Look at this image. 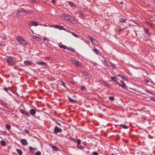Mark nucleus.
Returning a JSON list of instances; mask_svg holds the SVG:
<instances>
[{"label":"nucleus","mask_w":155,"mask_h":155,"mask_svg":"<svg viewBox=\"0 0 155 155\" xmlns=\"http://www.w3.org/2000/svg\"><path fill=\"white\" fill-rule=\"evenodd\" d=\"M16 151L20 155H21L22 154V152L21 151V150L18 149H16Z\"/></svg>","instance_id":"21"},{"label":"nucleus","mask_w":155,"mask_h":155,"mask_svg":"<svg viewBox=\"0 0 155 155\" xmlns=\"http://www.w3.org/2000/svg\"><path fill=\"white\" fill-rule=\"evenodd\" d=\"M93 51L97 54H98V51L96 49H94Z\"/></svg>","instance_id":"28"},{"label":"nucleus","mask_w":155,"mask_h":155,"mask_svg":"<svg viewBox=\"0 0 155 155\" xmlns=\"http://www.w3.org/2000/svg\"><path fill=\"white\" fill-rule=\"evenodd\" d=\"M56 2L55 0H52V2L53 3H55Z\"/></svg>","instance_id":"52"},{"label":"nucleus","mask_w":155,"mask_h":155,"mask_svg":"<svg viewBox=\"0 0 155 155\" xmlns=\"http://www.w3.org/2000/svg\"><path fill=\"white\" fill-rule=\"evenodd\" d=\"M25 114L26 115H27V116H30V114H29V113H27V112H25Z\"/></svg>","instance_id":"46"},{"label":"nucleus","mask_w":155,"mask_h":155,"mask_svg":"<svg viewBox=\"0 0 155 155\" xmlns=\"http://www.w3.org/2000/svg\"><path fill=\"white\" fill-rule=\"evenodd\" d=\"M21 144L24 146H26L28 144V142L25 139H22L21 140Z\"/></svg>","instance_id":"8"},{"label":"nucleus","mask_w":155,"mask_h":155,"mask_svg":"<svg viewBox=\"0 0 155 155\" xmlns=\"http://www.w3.org/2000/svg\"><path fill=\"white\" fill-rule=\"evenodd\" d=\"M122 29H120L119 30V31H122Z\"/></svg>","instance_id":"60"},{"label":"nucleus","mask_w":155,"mask_h":155,"mask_svg":"<svg viewBox=\"0 0 155 155\" xmlns=\"http://www.w3.org/2000/svg\"><path fill=\"white\" fill-rule=\"evenodd\" d=\"M89 39L91 41V42L94 45H97V40L93 39L91 37H89Z\"/></svg>","instance_id":"5"},{"label":"nucleus","mask_w":155,"mask_h":155,"mask_svg":"<svg viewBox=\"0 0 155 155\" xmlns=\"http://www.w3.org/2000/svg\"><path fill=\"white\" fill-rule=\"evenodd\" d=\"M78 147L80 149H82L84 148V147L81 145L78 146Z\"/></svg>","instance_id":"34"},{"label":"nucleus","mask_w":155,"mask_h":155,"mask_svg":"<svg viewBox=\"0 0 155 155\" xmlns=\"http://www.w3.org/2000/svg\"><path fill=\"white\" fill-rule=\"evenodd\" d=\"M3 42H0V46H2V45H3Z\"/></svg>","instance_id":"47"},{"label":"nucleus","mask_w":155,"mask_h":155,"mask_svg":"<svg viewBox=\"0 0 155 155\" xmlns=\"http://www.w3.org/2000/svg\"><path fill=\"white\" fill-rule=\"evenodd\" d=\"M24 63L26 65H29L32 64V62L30 61H24Z\"/></svg>","instance_id":"10"},{"label":"nucleus","mask_w":155,"mask_h":155,"mask_svg":"<svg viewBox=\"0 0 155 155\" xmlns=\"http://www.w3.org/2000/svg\"><path fill=\"white\" fill-rule=\"evenodd\" d=\"M68 99H69L70 101L71 102H74L75 101L73 99H72L70 97H69Z\"/></svg>","instance_id":"27"},{"label":"nucleus","mask_w":155,"mask_h":155,"mask_svg":"<svg viewBox=\"0 0 155 155\" xmlns=\"http://www.w3.org/2000/svg\"><path fill=\"white\" fill-rule=\"evenodd\" d=\"M99 82L102 84H103L104 83V81L102 80H100L99 81Z\"/></svg>","instance_id":"39"},{"label":"nucleus","mask_w":155,"mask_h":155,"mask_svg":"<svg viewBox=\"0 0 155 155\" xmlns=\"http://www.w3.org/2000/svg\"><path fill=\"white\" fill-rule=\"evenodd\" d=\"M45 59L47 60H49V57H46L45 58Z\"/></svg>","instance_id":"50"},{"label":"nucleus","mask_w":155,"mask_h":155,"mask_svg":"<svg viewBox=\"0 0 155 155\" xmlns=\"http://www.w3.org/2000/svg\"><path fill=\"white\" fill-rule=\"evenodd\" d=\"M107 87H110V84H107L106 85Z\"/></svg>","instance_id":"55"},{"label":"nucleus","mask_w":155,"mask_h":155,"mask_svg":"<svg viewBox=\"0 0 155 155\" xmlns=\"http://www.w3.org/2000/svg\"><path fill=\"white\" fill-rule=\"evenodd\" d=\"M59 29L60 30H65V28H64L63 27H60V26H59Z\"/></svg>","instance_id":"36"},{"label":"nucleus","mask_w":155,"mask_h":155,"mask_svg":"<svg viewBox=\"0 0 155 155\" xmlns=\"http://www.w3.org/2000/svg\"><path fill=\"white\" fill-rule=\"evenodd\" d=\"M50 27H53L55 28H59V26L57 25H55L51 26Z\"/></svg>","instance_id":"23"},{"label":"nucleus","mask_w":155,"mask_h":155,"mask_svg":"<svg viewBox=\"0 0 155 155\" xmlns=\"http://www.w3.org/2000/svg\"><path fill=\"white\" fill-rule=\"evenodd\" d=\"M111 78L112 81L116 82L117 84L119 82L117 80V78L116 77H111Z\"/></svg>","instance_id":"11"},{"label":"nucleus","mask_w":155,"mask_h":155,"mask_svg":"<svg viewBox=\"0 0 155 155\" xmlns=\"http://www.w3.org/2000/svg\"><path fill=\"white\" fill-rule=\"evenodd\" d=\"M121 126L124 129H127L128 128L127 126L125 125H121Z\"/></svg>","instance_id":"30"},{"label":"nucleus","mask_w":155,"mask_h":155,"mask_svg":"<svg viewBox=\"0 0 155 155\" xmlns=\"http://www.w3.org/2000/svg\"><path fill=\"white\" fill-rule=\"evenodd\" d=\"M25 132L27 133H28V134L29 133V132L27 130H25Z\"/></svg>","instance_id":"53"},{"label":"nucleus","mask_w":155,"mask_h":155,"mask_svg":"<svg viewBox=\"0 0 155 155\" xmlns=\"http://www.w3.org/2000/svg\"><path fill=\"white\" fill-rule=\"evenodd\" d=\"M144 31L146 33L148 34V33H149L148 30L147 29H145Z\"/></svg>","instance_id":"41"},{"label":"nucleus","mask_w":155,"mask_h":155,"mask_svg":"<svg viewBox=\"0 0 155 155\" xmlns=\"http://www.w3.org/2000/svg\"><path fill=\"white\" fill-rule=\"evenodd\" d=\"M118 76L119 77H121L122 79L123 80H127V79L126 78H125L124 76H123L122 75L120 74H118Z\"/></svg>","instance_id":"17"},{"label":"nucleus","mask_w":155,"mask_h":155,"mask_svg":"<svg viewBox=\"0 0 155 155\" xmlns=\"http://www.w3.org/2000/svg\"><path fill=\"white\" fill-rule=\"evenodd\" d=\"M109 99L111 101H114V97H109Z\"/></svg>","instance_id":"33"},{"label":"nucleus","mask_w":155,"mask_h":155,"mask_svg":"<svg viewBox=\"0 0 155 155\" xmlns=\"http://www.w3.org/2000/svg\"><path fill=\"white\" fill-rule=\"evenodd\" d=\"M84 89V86H82L81 87V89L82 90H83Z\"/></svg>","instance_id":"51"},{"label":"nucleus","mask_w":155,"mask_h":155,"mask_svg":"<svg viewBox=\"0 0 155 155\" xmlns=\"http://www.w3.org/2000/svg\"><path fill=\"white\" fill-rule=\"evenodd\" d=\"M103 84H104V85H106L107 84L106 83V82H104V83Z\"/></svg>","instance_id":"56"},{"label":"nucleus","mask_w":155,"mask_h":155,"mask_svg":"<svg viewBox=\"0 0 155 155\" xmlns=\"http://www.w3.org/2000/svg\"><path fill=\"white\" fill-rule=\"evenodd\" d=\"M110 66L111 67H112V68H115V65L114 64H110Z\"/></svg>","instance_id":"40"},{"label":"nucleus","mask_w":155,"mask_h":155,"mask_svg":"<svg viewBox=\"0 0 155 155\" xmlns=\"http://www.w3.org/2000/svg\"><path fill=\"white\" fill-rule=\"evenodd\" d=\"M145 82L146 83H147L149 82V81L148 80H147V79H146L145 80Z\"/></svg>","instance_id":"49"},{"label":"nucleus","mask_w":155,"mask_h":155,"mask_svg":"<svg viewBox=\"0 0 155 155\" xmlns=\"http://www.w3.org/2000/svg\"><path fill=\"white\" fill-rule=\"evenodd\" d=\"M120 82L122 84L118 82V83L117 84L119 85V86L124 89H126L127 87L126 84L124 83V82L122 81H120Z\"/></svg>","instance_id":"4"},{"label":"nucleus","mask_w":155,"mask_h":155,"mask_svg":"<svg viewBox=\"0 0 155 155\" xmlns=\"http://www.w3.org/2000/svg\"><path fill=\"white\" fill-rule=\"evenodd\" d=\"M21 12H26V11L25 9H22L20 10H19L18 11V12L17 13V15H18Z\"/></svg>","instance_id":"18"},{"label":"nucleus","mask_w":155,"mask_h":155,"mask_svg":"<svg viewBox=\"0 0 155 155\" xmlns=\"http://www.w3.org/2000/svg\"><path fill=\"white\" fill-rule=\"evenodd\" d=\"M31 114L32 115H34L36 114V111L34 109H31L30 111Z\"/></svg>","instance_id":"14"},{"label":"nucleus","mask_w":155,"mask_h":155,"mask_svg":"<svg viewBox=\"0 0 155 155\" xmlns=\"http://www.w3.org/2000/svg\"><path fill=\"white\" fill-rule=\"evenodd\" d=\"M30 151L32 153H34V151L35 150H37V149L35 148H33L31 147H29Z\"/></svg>","instance_id":"16"},{"label":"nucleus","mask_w":155,"mask_h":155,"mask_svg":"<svg viewBox=\"0 0 155 155\" xmlns=\"http://www.w3.org/2000/svg\"><path fill=\"white\" fill-rule=\"evenodd\" d=\"M43 26H45V27H47V25H44Z\"/></svg>","instance_id":"59"},{"label":"nucleus","mask_w":155,"mask_h":155,"mask_svg":"<svg viewBox=\"0 0 155 155\" xmlns=\"http://www.w3.org/2000/svg\"><path fill=\"white\" fill-rule=\"evenodd\" d=\"M51 147L52 148L53 150L55 151H56L58 150V148L55 147L53 146H51Z\"/></svg>","instance_id":"25"},{"label":"nucleus","mask_w":155,"mask_h":155,"mask_svg":"<svg viewBox=\"0 0 155 155\" xmlns=\"http://www.w3.org/2000/svg\"><path fill=\"white\" fill-rule=\"evenodd\" d=\"M36 64H37L41 65H46V63L44 62H39L37 61L36 62Z\"/></svg>","instance_id":"15"},{"label":"nucleus","mask_w":155,"mask_h":155,"mask_svg":"<svg viewBox=\"0 0 155 155\" xmlns=\"http://www.w3.org/2000/svg\"><path fill=\"white\" fill-rule=\"evenodd\" d=\"M17 40L18 41L21 45H26L27 44L26 41L21 37H17Z\"/></svg>","instance_id":"2"},{"label":"nucleus","mask_w":155,"mask_h":155,"mask_svg":"<svg viewBox=\"0 0 155 155\" xmlns=\"http://www.w3.org/2000/svg\"><path fill=\"white\" fill-rule=\"evenodd\" d=\"M35 155H41V152L40 151H37Z\"/></svg>","instance_id":"31"},{"label":"nucleus","mask_w":155,"mask_h":155,"mask_svg":"<svg viewBox=\"0 0 155 155\" xmlns=\"http://www.w3.org/2000/svg\"><path fill=\"white\" fill-rule=\"evenodd\" d=\"M93 155H98V154L96 152H93Z\"/></svg>","instance_id":"38"},{"label":"nucleus","mask_w":155,"mask_h":155,"mask_svg":"<svg viewBox=\"0 0 155 155\" xmlns=\"http://www.w3.org/2000/svg\"><path fill=\"white\" fill-rule=\"evenodd\" d=\"M62 130L61 129L59 128L57 126L55 127L54 128V133L57 134V133H58V132H62Z\"/></svg>","instance_id":"6"},{"label":"nucleus","mask_w":155,"mask_h":155,"mask_svg":"<svg viewBox=\"0 0 155 155\" xmlns=\"http://www.w3.org/2000/svg\"><path fill=\"white\" fill-rule=\"evenodd\" d=\"M1 144L2 146L4 147L6 145L5 142L4 140H2L1 141Z\"/></svg>","instance_id":"19"},{"label":"nucleus","mask_w":155,"mask_h":155,"mask_svg":"<svg viewBox=\"0 0 155 155\" xmlns=\"http://www.w3.org/2000/svg\"><path fill=\"white\" fill-rule=\"evenodd\" d=\"M120 21L121 22H124L125 21V20L124 18H121L120 19Z\"/></svg>","instance_id":"32"},{"label":"nucleus","mask_w":155,"mask_h":155,"mask_svg":"<svg viewBox=\"0 0 155 155\" xmlns=\"http://www.w3.org/2000/svg\"><path fill=\"white\" fill-rule=\"evenodd\" d=\"M5 126L6 128L8 129H10L11 128V126L8 124H6Z\"/></svg>","instance_id":"26"},{"label":"nucleus","mask_w":155,"mask_h":155,"mask_svg":"<svg viewBox=\"0 0 155 155\" xmlns=\"http://www.w3.org/2000/svg\"><path fill=\"white\" fill-rule=\"evenodd\" d=\"M32 38L38 41H39V40L40 39L38 37L35 36H33Z\"/></svg>","instance_id":"24"},{"label":"nucleus","mask_w":155,"mask_h":155,"mask_svg":"<svg viewBox=\"0 0 155 155\" xmlns=\"http://www.w3.org/2000/svg\"><path fill=\"white\" fill-rule=\"evenodd\" d=\"M68 3L70 5L71 7H75L76 6V5L74 4L73 3L71 2H68Z\"/></svg>","instance_id":"13"},{"label":"nucleus","mask_w":155,"mask_h":155,"mask_svg":"<svg viewBox=\"0 0 155 155\" xmlns=\"http://www.w3.org/2000/svg\"><path fill=\"white\" fill-rule=\"evenodd\" d=\"M3 155H6V154H4Z\"/></svg>","instance_id":"63"},{"label":"nucleus","mask_w":155,"mask_h":155,"mask_svg":"<svg viewBox=\"0 0 155 155\" xmlns=\"http://www.w3.org/2000/svg\"><path fill=\"white\" fill-rule=\"evenodd\" d=\"M83 143L84 144H85V143Z\"/></svg>","instance_id":"62"},{"label":"nucleus","mask_w":155,"mask_h":155,"mask_svg":"<svg viewBox=\"0 0 155 155\" xmlns=\"http://www.w3.org/2000/svg\"><path fill=\"white\" fill-rule=\"evenodd\" d=\"M71 61L72 63L74 64L76 66H81V64L78 61H76V60L72 59L71 60Z\"/></svg>","instance_id":"3"},{"label":"nucleus","mask_w":155,"mask_h":155,"mask_svg":"<svg viewBox=\"0 0 155 155\" xmlns=\"http://www.w3.org/2000/svg\"><path fill=\"white\" fill-rule=\"evenodd\" d=\"M5 59L7 61L8 64L12 65L15 63V59L11 57H7L5 58Z\"/></svg>","instance_id":"1"},{"label":"nucleus","mask_w":155,"mask_h":155,"mask_svg":"<svg viewBox=\"0 0 155 155\" xmlns=\"http://www.w3.org/2000/svg\"><path fill=\"white\" fill-rule=\"evenodd\" d=\"M82 74H83L85 76H86L87 74V73L85 71H83L82 73Z\"/></svg>","instance_id":"35"},{"label":"nucleus","mask_w":155,"mask_h":155,"mask_svg":"<svg viewBox=\"0 0 155 155\" xmlns=\"http://www.w3.org/2000/svg\"><path fill=\"white\" fill-rule=\"evenodd\" d=\"M86 43H87V44H89V42L88 41H87L86 42Z\"/></svg>","instance_id":"57"},{"label":"nucleus","mask_w":155,"mask_h":155,"mask_svg":"<svg viewBox=\"0 0 155 155\" xmlns=\"http://www.w3.org/2000/svg\"><path fill=\"white\" fill-rule=\"evenodd\" d=\"M31 25L34 26H36L38 25L36 22L32 21L31 23Z\"/></svg>","instance_id":"20"},{"label":"nucleus","mask_w":155,"mask_h":155,"mask_svg":"<svg viewBox=\"0 0 155 155\" xmlns=\"http://www.w3.org/2000/svg\"><path fill=\"white\" fill-rule=\"evenodd\" d=\"M68 21L72 24H76L77 22L76 21L74 18H73L71 17Z\"/></svg>","instance_id":"9"},{"label":"nucleus","mask_w":155,"mask_h":155,"mask_svg":"<svg viewBox=\"0 0 155 155\" xmlns=\"http://www.w3.org/2000/svg\"><path fill=\"white\" fill-rule=\"evenodd\" d=\"M61 82L62 83L63 85L65 87L66 85L65 83L64 82H63V81H61Z\"/></svg>","instance_id":"43"},{"label":"nucleus","mask_w":155,"mask_h":155,"mask_svg":"<svg viewBox=\"0 0 155 155\" xmlns=\"http://www.w3.org/2000/svg\"><path fill=\"white\" fill-rule=\"evenodd\" d=\"M24 110L22 109L21 110V112L22 113H24Z\"/></svg>","instance_id":"54"},{"label":"nucleus","mask_w":155,"mask_h":155,"mask_svg":"<svg viewBox=\"0 0 155 155\" xmlns=\"http://www.w3.org/2000/svg\"><path fill=\"white\" fill-rule=\"evenodd\" d=\"M77 142H78V145H79L81 142V140L80 139H78L77 140Z\"/></svg>","instance_id":"37"},{"label":"nucleus","mask_w":155,"mask_h":155,"mask_svg":"<svg viewBox=\"0 0 155 155\" xmlns=\"http://www.w3.org/2000/svg\"><path fill=\"white\" fill-rule=\"evenodd\" d=\"M61 17L65 20L68 21L69 20L70 17L69 16L66 15L64 14L61 15Z\"/></svg>","instance_id":"7"},{"label":"nucleus","mask_w":155,"mask_h":155,"mask_svg":"<svg viewBox=\"0 0 155 155\" xmlns=\"http://www.w3.org/2000/svg\"><path fill=\"white\" fill-rule=\"evenodd\" d=\"M150 99L151 100L154 101H155V99H154V98H150Z\"/></svg>","instance_id":"45"},{"label":"nucleus","mask_w":155,"mask_h":155,"mask_svg":"<svg viewBox=\"0 0 155 155\" xmlns=\"http://www.w3.org/2000/svg\"><path fill=\"white\" fill-rule=\"evenodd\" d=\"M59 46L61 48H63L64 49H67V47L65 45H60Z\"/></svg>","instance_id":"22"},{"label":"nucleus","mask_w":155,"mask_h":155,"mask_svg":"<svg viewBox=\"0 0 155 155\" xmlns=\"http://www.w3.org/2000/svg\"><path fill=\"white\" fill-rule=\"evenodd\" d=\"M44 41H48V39H47L45 37H44Z\"/></svg>","instance_id":"44"},{"label":"nucleus","mask_w":155,"mask_h":155,"mask_svg":"<svg viewBox=\"0 0 155 155\" xmlns=\"http://www.w3.org/2000/svg\"><path fill=\"white\" fill-rule=\"evenodd\" d=\"M4 90L5 91H6V92H7L8 91V88L7 87H5V88H4Z\"/></svg>","instance_id":"42"},{"label":"nucleus","mask_w":155,"mask_h":155,"mask_svg":"<svg viewBox=\"0 0 155 155\" xmlns=\"http://www.w3.org/2000/svg\"><path fill=\"white\" fill-rule=\"evenodd\" d=\"M145 91L146 92H148V93H150L151 94H152V93H151V92H150V91H148L147 90H145Z\"/></svg>","instance_id":"48"},{"label":"nucleus","mask_w":155,"mask_h":155,"mask_svg":"<svg viewBox=\"0 0 155 155\" xmlns=\"http://www.w3.org/2000/svg\"><path fill=\"white\" fill-rule=\"evenodd\" d=\"M146 23L147 25H148L152 28H154V25L151 22H147Z\"/></svg>","instance_id":"12"},{"label":"nucleus","mask_w":155,"mask_h":155,"mask_svg":"<svg viewBox=\"0 0 155 155\" xmlns=\"http://www.w3.org/2000/svg\"><path fill=\"white\" fill-rule=\"evenodd\" d=\"M104 62L106 63L107 62V61L106 60H105Z\"/></svg>","instance_id":"61"},{"label":"nucleus","mask_w":155,"mask_h":155,"mask_svg":"<svg viewBox=\"0 0 155 155\" xmlns=\"http://www.w3.org/2000/svg\"><path fill=\"white\" fill-rule=\"evenodd\" d=\"M31 2L32 3H34V0H31Z\"/></svg>","instance_id":"58"},{"label":"nucleus","mask_w":155,"mask_h":155,"mask_svg":"<svg viewBox=\"0 0 155 155\" xmlns=\"http://www.w3.org/2000/svg\"><path fill=\"white\" fill-rule=\"evenodd\" d=\"M72 35H73L74 36H75V37L76 38H78V36L77 35L75 34L74 33L72 32L71 33Z\"/></svg>","instance_id":"29"}]
</instances>
